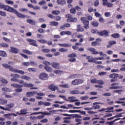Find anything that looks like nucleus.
Listing matches in <instances>:
<instances>
[{
    "instance_id": "1",
    "label": "nucleus",
    "mask_w": 125,
    "mask_h": 125,
    "mask_svg": "<svg viewBox=\"0 0 125 125\" xmlns=\"http://www.w3.org/2000/svg\"><path fill=\"white\" fill-rule=\"evenodd\" d=\"M0 9H4L6 11H8V12H11L12 13H14V14H16L17 17L19 18H26V15L24 14H22L18 11L16 10V9L13 8V7H11L9 5H5L3 4L0 3Z\"/></svg>"
},
{
    "instance_id": "2",
    "label": "nucleus",
    "mask_w": 125,
    "mask_h": 125,
    "mask_svg": "<svg viewBox=\"0 0 125 125\" xmlns=\"http://www.w3.org/2000/svg\"><path fill=\"white\" fill-rule=\"evenodd\" d=\"M81 20L83 22V28L86 30L89 29V21L86 20L85 17L81 18Z\"/></svg>"
},
{
    "instance_id": "3",
    "label": "nucleus",
    "mask_w": 125,
    "mask_h": 125,
    "mask_svg": "<svg viewBox=\"0 0 125 125\" xmlns=\"http://www.w3.org/2000/svg\"><path fill=\"white\" fill-rule=\"evenodd\" d=\"M66 17L67 18L66 21L69 23H75L78 21V19H77V18H73V16L71 14L66 15Z\"/></svg>"
},
{
    "instance_id": "4",
    "label": "nucleus",
    "mask_w": 125,
    "mask_h": 125,
    "mask_svg": "<svg viewBox=\"0 0 125 125\" xmlns=\"http://www.w3.org/2000/svg\"><path fill=\"white\" fill-rule=\"evenodd\" d=\"M67 57L68 59V61L69 62H76L77 59L75 57L77 58V54L75 53H72L67 55Z\"/></svg>"
},
{
    "instance_id": "5",
    "label": "nucleus",
    "mask_w": 125,
    "mask_h": 125,
    "mask_svg": "<svg viewBox=\"0 0 125 125\" xmlns=\"http://www.w3.org/2000/svg\"><path fill=\"white\" fill-rule=\"evenodd\" d=\"M9 70L11 72H13V73H18L20 75H25V72L23 70H19L13 68V66L10 65L9 67Z\"/></svg>"
},
{
    "instance_id": "6",
    "label": "nucleus",
    "mask_w": 125,
    "mask_h": 125,
    "mask_svg": "<svg viewBox=\"0 0 125 125\" xmlns=\"http://www.w3.org/2000/svg\"><path fill=\"white\" fill-rule=\"evenodd\" d=\"M109 77L110 79V83H115V82L118 81V78L119 77V74L117 73H113L109 75Z\"/></svg>"
},
{
    "instance_id": "7",
    "label": "nucleus",
    "mask_w": 125,
    "mask_h": 125,
    "mask_svg": "<svg viewBox=\"0 0 125 125\" xmlns=\"http://www.w3.org/2000/svg\"><path fill=\"white\" fill-rule=\"evenodd\" d=\"M39 79L42 81H47L48 80V75L44 72H42L39 75Z\"/></svg>"
},
{
    "instance_id": "8",
    "label": "nucleus",
    "mask_w": 125,
    "mask_h": 125,
    "mask_svg": "<svg viewBox=\"0 0 125 125\" xmlns=\"http://www.w3.org/2000/svg\"><path fill=\"white\" fill-rule=\"evenodd\" d=\"M98 35L101 37H109V32L107 30H103L99 31Z\"/></svg>"
},
{
    "instance_id": "9",
    "label": "nucleus",
    "mask_w": 125,
    "mask_h": 125,
    "mask_svg": "<svg viewBox=\"0 0 125 125\" xmlns=\"http://www.w3.org/2000/svg\"><path fill=\"white\" fill-rule=\"evenodd\" d=\"M83 80L82 79H75L73 81H72L71 83L73 85H78L79 84H82V83H83Z\"/></svg>"
},
{
    "instance_id": "10",
    "label": "nucleus",
    "mask_w": 125,
    "mask_h": 125,
    "mask_svg": "<svg viewBox=\"0 0 125 125\" xmlns=\"http://www.w3.org/2000/svg\"><path fill=\"white\" fill-rule=\"evenodd\" d=\"M51 66L52 68L56 69L57 70H60V69H61L60 63L57 62H53L51 64Z\"/></svg>"
},
{
    "instance_id": "11",
    "label": "nucleus",
    "mask_w": 125,
    "mask_h": 125,
    "mask_svg": "<svg viewBox=\"0 0 125 125\" xmlns=\"http://www.w3.org/2000/svg\"><path fill=\"white\" fill-rule=\"evenodd\" d=\"M24 86V87H33L34 86V85L32 83H25L23 84V85L19 84V88H22Z\"/></svg>"
},
{
    "instance_id": "12",
    "label": "nucleus",
    "mask_w": 125,
    "mask_h": 125,
    "mask_svg": "<svg viewBox=\"0 0 125 125\" xmlns=\"http://www.w3.org/2000/svg\"><path fill=\"white\" fill-rule=\"evenodd\" d=\"M26 41L29 42L30 45H33V46H36V47H37L38 44H37V41L31 39H27Z\"/></svg>"
},
{
    "instance_id": "13",
    "label": "nucleus",
    "mask_w": 125,
    "mask_h": 125,
    "mask_svg": "<svg viewBox=\"0 0 125 125\" xmlns=\"http://www.w3.org/2000/svg\"><path fill=\"white\" fill-rule=\"evenodd\" d=\"M86 50H87V51H89L90 52H91V54L97 55L99 54L98 52L96 51V49L94 48L88 47L86 49Z\"/></svg>"
},
{
    "instance_id": "14",
    "label": "nucleus",
    "mask_w": 125,
    "mask_h": 125,
    "mask_svg": "<svg viewBox=\"0 0 125 125\" xmlns=\"http://www.w3.org/2000/svg\"><path fill=\"white\" fill-rule=\"evenodd\" d=\"M86 59L88 60V62L89 63H95L96 61L95 58H93L92 56H88Z\"/></svg>"
},
{
    "instance_id": "15",
    "label": "nucleus",
    "mask_w": 125,
    "mask_h": 125,
    "mask_svg": "<svg viewBox=\"0 0 125 125\" xmlns=\"http://www.w3.org/2000/svg\"><path fill=\"white\" fill-rule=\"evenodd\" d=\"M39 114H42V115H44L45 116H49V115H51V113H50V112H34L30 114V115L31 116H33V115H39Z\"/></svg>"
},
{
    "instance_id": "16",
    "label": "nucleus",
    "mask_w": 125,
    "mask_h": 125,
    "mask_svg": "<svg viewBox=\"0 0 125 125\" xmlns=\"http://www.w3.org/2000/svg\"><path fill=\"white\" fill-rule=\"evenodd\" d=\"M48 89L51 91H55L56 90H58V87L54 85V84H51L48 86Z\"/></svg>"
},
{
    "instance_id": "17",
    "label": "nucleus",
    "mask_w": 125,
    "mask_h": 125,
    "mask_svg": "<svg viewBox=\"0 0 125 125\" xmlns=\"http://www.w3.org/2000/svg\"><path fill=\"white\" fill-rule=\"evenodd\" d=\"M93 104L94 106H92V110H98V109H100V105H98V104H100V103L95 102Z\"/></svg>"
},
{
    "instance_id": "18",
    "label": "nucleus",
    "mask_w": 125,
    "mask_h": 125,
    "mask_svg": "<svg viewBox=\"0 0 125 125\" xmlns=\"http://www.w3.org/2000/svg\"><path fill=\"white\" fill-rule=\"evenodd\" d=\"M11 50H10V52L12 53H14L15 54H17L19 52V49L16 48H14V47H10Z\"/></svg>"
},
{
    "instance_id": "19",
    "label": "nucleus",
    "mask_w": 125,
    "mask_h": 125,
    "mask_svg": "<svg viewBox=\"0 0 125 125\" xmlns=\"http://www.w3.org/2000/svg\"><path fill=\"white\" fill-rule=\"evenodd\" d=\"M75 98H76L74 96L69 97L68 100V101H69L70 103L77 102V101H79V99L74 100Z\"/></svg>"
},
{
    "instance_id": "20",
    "label": "nucleus",
    "mask_w": 125,
    "mask_h": 125,
    "mask_svg": "<svg viewBox=\"0 0 125 125\" xmlns=\"http://www.w3.org/2000/svg\"><path fill=\"white\" fill-rule=\"evenodd\" d=\"M26 22L27 23L30 24V25H36V24H37V22L36 21H34L31 19H27L26 20Z\"/></svg>"
},
{
    "instance_id": "21",
    "label": "nucleus",
    "mask_w": 125,
    "mask_h": 125,
    "mask_svg": "<svg viewBox=\"0 0 125 125\" xmlns=\"http://www.w3.org/2000/svg\"><path fill=\"white\" fill-rule=\"evenodd\" d=\"M116 43H117V42L115 41H109L108 42V45H107L106 47L107 48H110V47H111L113 44H116Z\"/></svg>"
},
{
    "instance_id": "22",
    "label": "nucleus",
    "mask_w": 125,
    "mask_h": 125,
    "mask_svg": "<svg viewBox=\"0 0 125 125\" xmlns=\"http://www.w3.org/2000/svg\"><path fill=\"white\" fill-rule=\"evenodd\" d=\"M58 4H60V5H65L66 4V0H57Z\"/></svg>"
},
{
    "instance_id": "23",
    "label": "nucleus",
    "mask_w": 125,
    "mask_h": 125,
    "mask_svg": "<svg viewBox=\"0 0 125 125\" xmlns=\"http://www.w3.org/2000/svg\"><path fill=\"white\" fill-rule=\"evenodd\" d=\"M73 39H76V38H78V39H82L83 38V35H77V33H75L72 35Z\"/></svg>"
},
{
    "instance_id": "24",
    "label": "nucleus",
    "mask_w": 125,
    "mask_h": 125,
    "mask_svg": "<svg viewBox=\"0 0 125 125\" xmlns=\"http://www.w3.org/2000/svg\"><path fill=\"white\" fill-rule=\"evenodd\" d=\"M58 45L60 46H61L62 47H70L71 46V44H68V43H58Z\"/></svg>"
},
{
    "instance_id": "25",
    "label": "nucleus",
    "mask_w": 125,
    "mask_h": 125,
    "mask_svg": "<svg viewBox=\"0 0 125 125\" xmlns=\"http://www.w3.org/2000/svg\"><path fill=\"white\" fill-rule=\"evenodd\" d=\"M91 25H92L93 27H98V25H99V22L96 21H92L91 22Z\"/></svg>"
},
{
    "instance_id": "26",
    "label": "nucleus",
    "mask_w": 125,
    "mask_h": 125,
    "mask_svg": "<svg viewBox=\"0 0 125 125\" xmlns=\"http://www.w3.org/2000/svg\"><path fill=\"white\" fill-rule=\"evenodd\" d=\"M121 35L119 33H114L111 35V37L113 38L114 39H119Z\"/></svg>"
},
{
    "instance_id": "27",
    "label": "nucleus",
    "mask_w": 125,
    "mask_h": 125,
    "mask_svg": "<svg viewBox=\"0 0 125 125\" xmlns=\"http://www.w3.org/2000/svg\"><path fill=\"white\" fill-rule=\"evenodd\" d=\"M0 56H1V57H6V56H7V54L5 51H0Z\"/></svg>"
},
{
    "instance_id": "28",
    "label": "nucleus",
    "mask_w": 125,
    "mask_h": 125,
    "mask_svg": "<svg viewBox=\"0 0 125 125\" xmlns=\"http://www.w3.org/2000/svg\"><path fill=\"white\" fill-rule=\"evenodd\" d=\"M44 69L46 71H47V72H48V73H51V72H52V68L50 66H45Z\"/></svg>"
},
{
    "instance_id": "29",
    "label": "nucleus",
    "mask_w": 125,
    "mask_h": 125,
    "mask_svg": "<svg viewBox=\"0 0 125 125\" xmlns=\"http://www.w3.org/2000/svg\"><path fill=\"white\" fill-rule=\"evenodd\" d=\"M1 90L5 92H11V89L7 87H4L2 88Z\"/></svg>"
},
{
    "instance_id": "30",
    "label": "nucleus",
    "mask_w": 125,
    "mask_h": 125,
    "mask_svg": "<svg viewBox=\"0 0 125 125\" xmlns=\"http://www.w3.org/2000/svg\"><path fill=\"white\" fill-rule=\"evenodd\" d=\"M82 121H83V119H80L79 118L75 119L76 123H78L76 124V125H82Z\"/></svg>"
},
{
    "instance_id": "31",
    "label": "nucleus",
    "mask_w": 125,
    "mask_h": 125,
    "mask_svg": "<svg viewBox=\"0 0 125 125\" xmlns=\"http://www.w3.org/2000/svg\"><path fill=\"white\" fill-rule=\"evenodd\" d=\"M27 111H28L27 109H21V113H19V115H26Z\"/></svg>"
},
{
    "instance_id": "32",
    "label": "nucleus",
    "mask_w": 125,
    "mask_h": 125,
    "mask_svg": "<svg viewBox=\"0 0 125 125\" xmlns=\"http://www.w3.org/2000/svg\"><path fill=\"white\" fill-rule=\"evenodd\" d=\"M77 11H76V9L75 8H72L70 10V13L72 14V15H75Z\"/></svg>"
},
{
    "instance_id": "33",
    "label": "nucleus",
    "mask_w": 125,
    "mask_h": 125,
    "mask_svg": "<svg viewBox=\"0 0 125 125\" xmlns=\"http://www.w3.org/2000/svg\"><path fill=\"white\" fill-rule=\"evenodd\" d=\"M23 52L26 53V54H28L29 55H32V54H33V52L28 50H23Z\"/></svg>"
},
{
    "instance_id": "34",
    "label": "nucleus",
    "mask_w": 125,
    "mask_h": 125,
    "mask_svg": "<svg viewBox=\"0 0 125 125\" xmlns=\"http://www.w3.org/2000/svg\"><path fill=\"white\" fill-rule=\"evenodd\" d=\"M21 79L26 80V81H30V80H31V77L27 76L26 75H23L22 76H21Z\"/></svg>"
},
{
    "instance_id": "35",
    "label": "nucleus",
    "mask_w": 125,
    "mask_h": 125,
    "mask_svg": "<svg viewBox=\"0 0 125 125\" xmlns=\"http://www.w3.org/2000/svg\"><path fill=\"white\" fill-rule=\"evenodd\" d=\"M54 19L56 21H61V20L62 19V17L59 16H56L54 17Z\"/></svg>"
},
{
    "instance_id": "36",
    "label": "nucleus",
    "mask_w": 125,
    "mask_h": 125,
    "mask_svg": "<svg viewBox=\"0 0 125 125\" xmlns=\"http://www.w3.org/2000/svg\"><path fill=\"white\" fill-rule=\"evenodd\" d=\"M0 81L1 83H8V81H7L6 80H5L3 78H0Z\"/></svg>"
},
{
    "instance_id": "37",
    "label": "nucleus",
    "mask_w": 125,
    "mask_h": 125,
    "mask_svg": "<svg viewBox=\"0 0 125 125\" xmlns=\"http://www.w3.org/2000/svg\"><path fill=\"white\" fill-rule=\"evenodd\" d=\"M20 11H21V12H25V13H27V12H29L28 9H26V8H20Z\"/></svg>"
},
{
    "instance_id": "38",
    "label": "nucleus",
    "mask_w": 125,
    "mask_h": 125,
    "mask_svg": "<svg viewBox=\"0 0 125 125\" xmlns=\"http://www.w3.org/2000/svg\"><path fill=\"white\" fill-rule=\"evenodd\" d=\"M99 44V42H98L97 41H94L91 42L92 46H97Z\"/></svg>"
},
{
    "instance_id": "39",
    "label": "nucleus",
    "mask_w": 125,
    "mask_h": 125,
    "mask_svg": "<svg viewBox=\"0 0 125 125\" xmlns=\"http://www.w3.org/2000/svg\"><path fill=\"white\" fill-rule=\"evenodd\" d=\"M52 14H53V15H59L60 12L58 10L52 11Z\"/></svg>"
},
{
    "instance_id": "40",
    "label": "nucleus",
    "mask_w": 125,
    "mask_h": 125,
    "mask_svg": "<svg viewBox=\"0 0 125 125\" xmlns=\"http://www.w3.org/2000/svg\"><path fill=\"white\" fill-rule=\"evenodd\" d=\"M26 96L28 98L32 97L33 96L32 92H28L26 93Z\"/></svg>"
},
{
    "instance_id": "41",
    "label": "nucleus",
    "mask_w": 125,
    "mask_h": 125,
    "mask_svg": "<svg viewBox=\"0 0 125 125\" xmlns=\"http://www.w3.org/2000/svg\"><path fill=\"white\" fill-rule=\"evenodd\" d=\"M59 51L60 52H66V51H68V49L61 48L59 49Z\"/></svg>"
},
{
    "instance_id": "42",
    "label": "nucleus",
    "mask_w": 125,
    "mask_h": 125,
    "mask_svg": "<svg viewBox=\"0 0 125 125\" xmlns=\"http://www.w3.org/2000/svg\"><path fill=\"white\" fill-rule=\"evenodd\" d=\"M99 32V31H98V30L97 29H93L91 30V32L92 33V34H97L98 35Z\"/></svg>"
},
{
    "instance_id": "43",
    "label": "nucleus",
    "mask_w": 125,
    "mask_h": 125,
    "mask_svg": "<svg viewBox=\"0 0 125 125\" xmlns=\"http://www.w3.org/2000/svg\"><path fill=\"white\" fill-rule=\"evenodd\" d=\"M115 103L116 104H122V106H125V102L115 101Z\"/></svg>"
},
{
    "instance_id": "44",
    "label": "nucleus",
    "mask_w": 125,
    "mask_h": 125,
    "mask_svg": "<svg viewBox=\"0 0 125 125\" xmlns=\"http://www.w3.org/2000/svg\"><path fill=\"white\" fill-rule=\"evenodd\" d=\"M63 71L62 70H55L54 71V73L55 74H56V75H59V74H61V73H62Z\"/></svg>"
},
{
    "instance_id": "45",
    "label": "nucleus",
    "mask_w": 125,
    "mask_h": 125,
    "mask_svg": "<svg viewBox=\"0 0 125 125\" xmlns=\"http://www.w3.org/2000/svg\"><path fill=\"white\" fill-rule=\"evenodd\" d=\"M60 86H61V87H63L64 88H69V85H68V84H61Z\"/></svg>"
},
{
    "instance_id": "46",
    "label": "nucleus",
    "mask_w": 125,
    "mask_h": 125,
    "mask_svg": "<svg viewBox=\"0 0 125 125\" xmlns=\"http://www.w3.org/2000/svg\"><path fill=\"white\" fill-rule=\"evenodd\" d=\"M38 32H39V33H40V34H44V33H45V31L42 28H39L38 30Z\"/></svg>"
},
{
    "instance_id": "47",
    "label": "nucleus",
    "mask_w": 125,
    "mask_h": 125,
    "mask_svg": "<svg viewBox=\"0 0 125 125\" xmlns=\"http://www.w3.org/2000/svg\"><path fill=\"white\" fill-rule=\"evenodd\" d=\"M13 106H14L13 104H7L6 105L7 109H10V108H13Z\"/></svg>"
},
{
    "instance_id": "48",
    "label": "nucleus",
    "mask_w": 125,
    "mask_h": 125,
    "mask_svg": "<svg viewBox=\"0 0 125 125\" xmlns=\"http://www.w3.org/2000/svg\"><path fill=\"white\" fill-rule=\"evenodd\" d=\"M70 93L71 94H79V91L78 90H73V91H71L70 92Z\"/></svg>"
},
{
    "instance_id": "49",
    "label": "nucleus",
    "mask_w": 125,
    "mask_h": 125,
    "mask_svg": "<svg viewBox=\"0 0 125 125\" xmlns=\"http://www.w3.org/2000/svg\"><path fill=\"white\" fill-rule=\"evenodd\" d=\"M51 25H52V26H58V22H56V21H51L50 22Z\"/></svg>"
},
{
    "instance_id": "50",
    "label": "nucleus",
    "mask_w": 125,
    "mask_h": 125,
    "mask_svg": "<svg viewBox=\"0 0 125 125\" xmlns=\"http://www.w3.org/2000/svg\"><path fill=\"white\" fill-rule=\"evenodd\" d=\"M59 97L60 98H62L63 99V100H65V101H69L68 99H66V96H62V95H59Z\"/></svg>"
},
{
    "instance_id": "51",
    "label": "nucleus",
    "mask_w": 125,
    "mask_h": 125,
    "mask_svg": "<svg viewBox=\"0 0 125 125\" xmlns=\"http://www.w3.org/2000/svg\"><path fill=\"white\" fill-rule=\"evenodd\" d=\"M0 46L2 47H8L9 45L8 44L5 43H0Z\"/></svg>"
},
{
    "instance_id": "52",
    "label": "nucleus",
    "mask_w": 125,
    "mask_h": 125,
    "mask_svg": "<svg viewBox=\"0 0 125 125\" xmlns=\"http://www.w3.org/2000/svg\"><path fill=\"white\" fill-rule=\"evenodd\" d=\"M95 16L98 18H99V17H101V14L98 12H95Z\"/></svg>"
},
{
    "instance_id": "53",
    "label": "nucleus",
    "mask_w": 125,
    "mask_h": 125,
    "mask_svg": "<svg viewBox=\"0 0 125 125\" xmlns=\"http://www.w3.org/2000/svg\"><path fill=\"white\" fill-rule=\"evenodd\" d=\"M39 42L41 43H46L47 42V41L44 39L39 40Z\"/></svg>"
},
{
    "instance_id": "54",
    "label": "nucleus",
    "mask_w": 125,
    "mask_h": 125,
    "mask_svg": "<svg viewBox=\"0 0 125 125\" xmlns=\"http://www.w3.org/2000/svg\"><path fill=\"white\" fill-rule=\"evenodd\" d=\"M46 3V1H45V0H42L41 1H40L39 2V4L40 5H43L44 4H45Z\"/></svg>"
},
{
    "instance_id": "55",
    "label": "nucleus",
    "mask_w": 125,
    "mask_h": 125,
    "mask_svg": "<svg viewBox=\"0 0 125 125\" xmlns=\"http://www.w3.org/2000/svg\"><path fill=\"white\" fill-rule=\"evenodd\" d=\"M77 28H78V31H80L81 32H83L84 29L81 27V25L79 24L77 25Z\"/></svg>"
},
{
    "instance_id": "56",
    "label": "nucleus",
    "mask_w": 125,
    "mask_h": 125,
    "mask_svg": "<svg viewBox=\"0 0 125 125\" xmlns=\"http://www.w3.org/2000/svg\"><path fill=\"white\" fill-rule=\"evenodd\" d=\"M42 51L45 53H49L50 52V50L49 49H43Z\"/></svg>"
},
{
    "instance_id": "57",
    "label": "nucleus",
    "mask_w": 125,
    "mask_h": 125,
    "mask_svg": "<svg viewBox=\"0 0 125 125\" xmlns=\"http://www.w3.org/2000/svg\"><path fill=\"white\" fill-rule=\"evenodd\" d=\"M97 83H98V84H101L102 85L104 84V82H103V81L100 80H97Z\"/></svg>"
},
{
    "instance_id": "58",
    "label": "nucleus",
    "mask_w": 125,
    "mask_h": 125,
    "mask_svg": "<svg viewBox=\"0 0 125 125\" xmlns=\"http://www.w3.org/2000/svg\"><path fill=\"white\" fill-rule=\"evenodd\" d=\"M43 63L46 66H50V65H51V63L47 61H44Z\"/></svg>"
},
{
    "instance_id": "59",
    "label": "nucleus",
    "mask_w": 125,
    "mask_h": 125,
    "mask_svg": "<svg viewBox=\"0 0 125 125\" xmlns=\"http://www.w3.org/2000/svg\"><path fill=\"white\" fill-rule=\"evenodd\" d=\"M5 2H6L7 4H13V3H14V2H13V1L9 0H5Z\"/></svg>"
},
{
    "instance_id": "60",
    "label": "nucleus",
    "mask_w": 125,
    "mask_h": 125,
    "mask_svg": "<svg viewBox=\"0 0 125 125\" xmlns=\"http://www.w3.org/2000/svg\"><path fill=\"white\" fill-rule=\"evenodd\" d=\"M28 71L29 72H36V68L31 67L28 68Z\"/></svg>"
},
{
    "instance_id": "61",
    "label": "nucleus",
    "mask_w": 125,
    "mask_h": 125,
    "mask_svg": "<svg viewBox=\"0 0 125 125\" xmlns=\"http://www.w3.org/2000/svg\"><path fill=\"white\" fill-rule=\"evenodd\" d=\"M22 65L23 66H26V67L28 66H30V62H23L22 63Z\"/></svg>"
},
{
    "instance_id": "62",
    "label": "nucleus",
    "mask_w": 125,
    "mask_h": 125,
    "mask_svg": "<svg viewBox=\"0 0 125 125\" xmlns=\"http://www.w3.org/2000/svg\"><path fill=\"white\" fill-rule=\"evenodd\" d=\"M2 65L3 66V67L6 68V69H9L10 66V65H8V64L6 63H3L2 64Z\"/></svg>"
},
{
    "instance_id": "63",
    "label": "nucleus",
    "mask_w": 125,
    "mask_h": 125,
    "mask_svg": "<svg viewBox=\"0 0 125 125\" xmlns=\"http://www.w3.org/2000/svg\"><path fill=\"white\" fill-rule=\"evenodd\" d=\"M0 15H1V16H3V17H5V16H6V13L4 12L0 11Z\"/></svg>"
},
{
    "instance_id": "64",
    "label": "nucleus",
    "mask_w": 125,
    "mask_h": 125,
    "mask_svg": "<svg viewBox=\"0 0 125 125\" xmlns=\"http://www.w3.org/2000/svg\"><path fill=\"white\" fill-rule=\"evenodd\" d=\"M105 17H110L111 16V13L110 12H106L104 13Z\"/></svg>"
}]
</instances>
